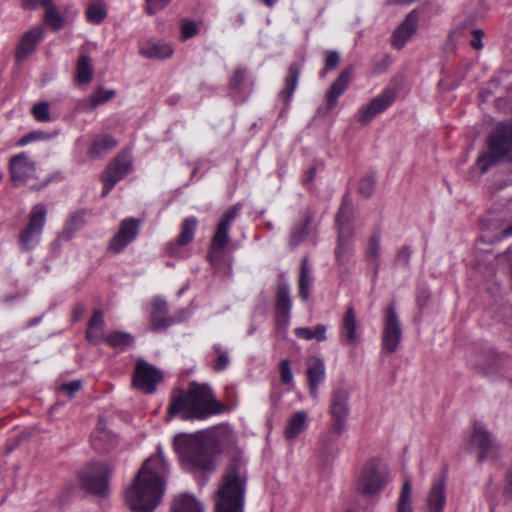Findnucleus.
<instances>
[{
  "label": "nucleus",
  "instance_id": "nucleus-1",
  "mask_svg": "<svg viewBox=\"0 0 512 512\" xmlns=\"http://www.w3.org/2000/svg\"><path fill=\"white\" fill-rule=\"evenodd\" d=\"M169 473L160 445L139 470L134 483L126 490L125 500L134 512H152L164 495Z\"/></svg>",
  "mask_w": 512,
  "mask_h": 512
},
{
  "label": "nucleus",
  "instance_id": "nucleus-2",
  "mask_svg": "<svg viewBox=\"0 0 512 512\" xmlns=\"http://www.w3.org/2000/svg\"><path fill=\"white\" fill-rule=\"evenodd\" d=\"M223 410V405L215 399L211 388L197 383H191L187 390H174L168 406L170 416L179 415L184 420L205 419Z\"/></svg>",
  "mask_w": 512,
  "mask_h": 512
},
{
  "label": "nucleus",
  "instance_id": "nucleus-3",
  "mask_svg": "<svg viewBox=\"0 0 512 512\" xmlns=\"http://www.w3.org/2000/svg\"><path fill=\"white\" fill-rule=\"evenodd\" d=\"M246 461L234 459L224 471L215 495V512H243L247 484Z\"/></svg>",
  "mask_w": 512,
  "mask_h": 512
},
{
  "label": "nucleus",
  "instance_id": "nucleus-4",
  "mask_svg": "<svg viewBox=\"0 0 512 512\" xmlns=\"http://www.w3.org/2000/svg\"><path fill=\"white\" fill-rule=\"evenodd\" d=\"M174 450L182 466L190 471H212L215 463L198 435L180 434L174 438Z\"/></svg>",
  "mask_w": 512,
  "mask_h": 512
},
{
  "label": "nucleus",
  "instance_id": "nucleus-5",
  "mask_svg": "<svg viewBox=\"0 0 512 512\" xmlns=\"http://www.w3.org/2000/svg\"><path fill=\"white\" fill-rule=\"evenodd\" d=\"M350 396V389L345 386H339L332 390L328 407L332 422L328 431L321 438L324 445L333 443L345 432L351 410Z\"/></svg>",
  "mask_w": 512,
  "mask_h": 512
},
{
  "label": "nucleus",
  "instance_id": "nucleus-6",
  "mask_svg": "<svg viewBox=\"0 0 512 512\" xmlns=\"http://www.w3.org/2000/svg\"><path fill=\"white\" fill-rule=\"evenodd\" d=\"M500 160L512 161V125H502L489 137V151L478 157L476 165L481 173Z\"/></svg>",
  "mask_w": 512,
  "mask_h": 512
},
{
  "label": "nucleus",
  "instance_id": "nucleus-7",
  "mask_svg": "<svg viewBox=\"0 0 512 512\" xmlns=\"http://www.w3.org/2000/svg\"><path fill=\"white\" fill-rule=\"evenodd\" d=\"M389 481V473L376 460H369L364 464L357 477L356 490L364 496H376Z\"/></svg>",
  "mask_w": 512,
  "mask_h": 512
},
{
  "label": "nucleus",
  "instance_id": "nucleus-8",
  "mask_svg": "<svg viewBox=\"0 0 512 512\" xmlns=\"http://www.w3.org/2000/svg\"><path fill=\"white\" fill-rule=\"evenodd\" d=\"M351 209L346 202L339 209L336 221L339 230L338 244L335 248V256L339 265H345L349 262L353 246L351 242L352 231L349 225Z\"/></svg>",
  "mask_w": 512,
  "mask_h": 512
},
{
  "label": "nucleus",
  "instance_id": "nucleus-9",
  "mask_svg": "<svg viewBox=\"0 0 512 512\" xmlns=\"http://www.w3.org/2000/svg\"><path fill=\"white\" fill-rule=\"evenodd\" d=\"M239 208L234 206L225 212L221 221L219 222L216 232L211 239L209 252L207 258L212 266H217L222 258L223 249L229 242V229L238 215Z\"/></svg>",
  "mask_w": 512,
  "mask_h": 512
},
{
  "label": "nucleus",
  "instance_id": "nucleus-10",
  "mask_svg": "<svg viewBox=\"0 0 512 512\" xmlns=\"http://www.w3.org/2000/svg\"><path fill=\"white\" fill-rule=\"evenodd\" d=\"M47 209L43 204L32 207L29 222L19 236V242L24 250L34 249L40 242L45 226Z\"/></svg>",
  "mask_w": 512,
  "mask_h": 512
},
{
  "label": "nucleus",
  "instance_id": "nucleus-11",
  "mask_svg": "<svg viewBox=\"0 0 512 512\" xmlns=\"http://www.w3.org/2000/svg\"><path fill=\"white\" fill-rule=\"evenodd\" d=\"M110 468L106 463H91L80 474L83 487L98 495H105L108 489Z\"/></svg>",
  "mask_w": 512,
  "mask_h": 512
},
{
  "label": "nucleus",
  "instance_id": "nucleus-12",
  "mask_svg": "<svg viewBox=\"0 0 512 512\" xmlns=\"http://www.w3.org/2000/svg\"><path fill=\"white\" fill-rule=\"evenodd\" d=\"M140 225L141 220L139 219L133 217L123 219L119 224L117 232L109 241L108 250L115 254L122 252L137 238Z\"/></svg>",
  "mask_w": 512,
  "mask_h": 512
},
{
  "label": "nucleus",
  "instance_id": "nucleus-13",
  "mask_svg": "<svg viewBox=\"0 0 512 512\" xmlns=\"http://www.w3.org/2000/svg\"><path fill=\"white\" fill-rule=\"evenodd\" d=\"M9 171L15 186L27 184L37 178L36 163L26 153H19L10 159Z\"/></svg>",
  "mask_w": 512,
  "mask_h": 512
},
{
  "label": "nucleus",
  "instance_id": "nucleus-14",
  "mask_svg": "<svg viewBox=\"0 0 512 512\" xmlns=\"http://www.w3.org/2000/svg\"><path fill=\"white\" fill-rule=\"evenodd\" d=\"M162 379L160 370L144 360L137 361L133 376V384L137 389L146 394L153 393Z\"/></svg>",
  "mask_w": 512,
  "mask_h": 512
},
{
  "label": "nucleus",
  "instance_id": "nucleus-15",
  "mask_svg": "<svg viewBox=\"0 0 512 512\" xmlns=\"http://www.w3.org/2000/svg\"><path fill=\"white\" fill-rule=\"evenodd\" d=\"M469 446L479 452L481 460L497 458L499 456V445L491 434L480 424H475L469 438Z\"/></svg>",
  "mask_w": 512,
  "mask_h": 512
},
{
  "label": "nucleus",
  "instance_id": "nucleus-16",
  "mask_svg": "<svg viewBox=\"0 0 512 512\" xmlns=\"http://www.w3.org/2000/svg\"><path fill=\"white\" fill-rule=\"evenodd\" d=\"M401 338L402 330L396 310L390 306L385 311L382 349L388 353L396 351Z\"/></svg>",
  "mask_w": 512,
  "mask_h": 512
},
{
  "label": "nucleus",
  "instance_id": "nucleus-17",
  "mask_svg": "<svg viewBox=\"0 0 512 512\" xmlns=\"http://www.w3.org/2000/svg\"><path fill=\"white\" fill-rule=\"evenodd\" d=\"M131 158L128 155L117 156L102 174L103 191L107 195L115 184L131 171Z\"/></svg>",
  "mask_w": 512,
  "mask_h": 512
},
{
  "label": "nucleus",
  "instance_id": "nucleus-18",
  "mask_svg": "<svg viewBox=\"0 0 512 512\" xmlns=\"http://www.w3.org/2000/svg\"><path fill=\"white\" fill-rule=\"evenodd\" d=\"M396 98V92L392 88H386L377 97L373 98L366 106L359 111V122L368 124L378 114L384 112L392 105Z\"/></svg>",
  "mask_w": 512,
  "mask_h": 512
},
{
  "label": "nucleus",
  "instance_id": "nucleus-19",
  "mask_svg": "<svg viewBox=\"0 0 512 512\" xmlns=\"http://www.w3.org/2000/svg\"><path fill=\"white\" fill-rule=\"evenodd\" d=\"M141 56L152 60H165L172 57L174 48L164 40L150 38L139 42Z\"/></svg>",
  "mask_w": 512,
  "mask_h": 512
},
{
  "label": "nucleus",
  "instance_id": "nucleus-20",
  "mask_svg": "<svg viewBox=\"0 0 512 512\" xmlns=\"http://www.w3.org/2000/svg\"><path fill=\"white\" fill-rule=\"evenodd\" d=\"M418 26V14L415 10H412L403 22L395 29L392 35V45L397 48H403L406 43L415 34Z\"/></svg>",
  "mask_w": 512,
  "mask_h": 512
},
{
  "label": "nucleus",
  "instance_id": "nucleus-21",
  "mask_svg": "<svg viewBox=\"0 0 512 512\" xmlns=\"http://www.w3.org/2000/svg\"><path fill=\"white\" fill-rule=\"evenodd\" d=\"M357 316L352 306L348 307L341 321L340 341L344 344L355 345L360 338Z\"/></svg>",
  "mask_w": 512,
  "mask_h": 512
},
{
  "label": "nucleus",
  "instance_id": "nucleus-22",
  "mask_svg": "<svg viewBox=\"0 0 512 512\" xmlns=\"http://www.w3.org/2000/svg\"><path fill=\"white\" fill-rule=\"evenodd\" d=\"M446 481L440 478L434 481L425 501V512H443L446 505Z\"/></svg>",
  "mask_w": 512,
  "mask_h": 512
},
{
  "label": "nucleus",
  "instance_id": "nucleus-23",
  "mask_svg": "<svg viewBox=\"0 0 512 512\" xmlns=\"http://www.w3.org/2000/svg\"><path fill=\"white\" fill-rule=\"evenodd\" d=\"M306 365L310 395L317 398L318 386L325 379V365L323 360L317 356H309Z\"/></svg>",
  "mask_w": 512,
  "mask_h": 512
},
{
  "label": "nucleus",
  "instance_id": "nucleus-24",
  "mask_svg": "<svg viewBox=\"0 0 512 512\" xmlns=\"http://www.w3.org/2000/svg\"><path fill=\"white\" fill-rule=\"evenodd\" d=\"M309 425V414L306 411H296L292 413L287 421L283 431L284 438L287 441H294L302 434Z\"/></svg>",
  "mask_w": 512,
  "mask_h": 512
},
{
  "label": "nucleus",
  "instance_id": "nucleus-25",
  "mask_svg": "<svg viewBox=\"0 0 512 512\" xmlns=\"http://www.w3.org/2000/svg\"><path fill=\"white\" fill-rule=\"evenodd\" d=\"M43 32L44 29L41 26H37L23 35L16 52V58L19 61L26 59L34 51L43 36Z\"/></svg>",
  "mask_w": 512,
  "mask_h": 512
},
{
  "label": "nucleus",
  "instance_id": "nucleus-26",
  "mask_svg": "<svg viewBox=\"0 0 512 512\" xmlns=\"http://www.w3.org/2000/svg\"><path fill=\"white\" fill-rule=\"evenodd\" d=\"M167 312L166 301L160 297L153 298L150 323L154 331L165 329L173 323V321L167 317Z\"/></svg>",
  "mask_w": 512,
  "mask_h": 512
},
{
  "label": "nucleus",
  "instance_id": "nucleus-27",
  "mask_svg": "<svg viewBox=\"0 0 512 512\" xmlns=\"http://www.w3.org/2000/svg\"><path fill=\"white\" fill-rule=\"evenodd\" d=\"M172 512H205V507L194 495L184 493L175 497Z\"/></svg>",
  "mask_w": 512,
  "mask_h": 512
},
{
  "label": "nucleus",
  "instance_id": "nucleus-28",
  "mask_svg": "<svg viewBox=\"0 0 512 512\" xmlns=\"http://www.w3.org/2000/svg\"><path fill=\"white\" fill-rule=\"evenodd\" d=\"M300 76V67L293 64L289 67L288 75L284 80V88L279 92V98L288 105L297 88Z\"/></svg>",
  "mask_w": 512,
  "mask_h": 512
},
{
  "label": "nucleus",
  "instance_id": "nucleus-29",
  "mask_svg": "<svg viewBox=\"0 0 512 512\" xmlns=\"http://www.w3.org/2000/svg\"><path fill=\"white\" fill-rule=\"evenodd\" d=\"M350 76L348 72H343L339 77L332 83L330 89L326 93L327 108L333 109L337 102L338 97L342 95L348 87Z\"/></svg>",
  "mask_w": 512,
  "mask_h": 512
},
{
  "label": "nucleus",
  "instance_id": "nucleus-30",
  "mask_svg": "<svg viewBox=\"0 0 512 512\" xmlns=\"http://www.w3.org/2000/svg\"><path fill=\"white\" fill-rule=\"evenodd\" d=\"M197 219L195 217L186 218L181 226V232L175 243H170L168 245V250L171 254L176 253L174 248L177 245H186L189 244L195 235L196 227H197Z\"/></svg>",
  "mask_w": 512,
  "mask_h": 512
},
{
  "label": "nucleus",
  "instance_id": "nucleus-31",
  "mask_svg": "<svg viewBox=\"0 0 512 512\" xmlns=\"http://www.w3.org/2000/svg\"><path fill=\"white\" fill-rule=\"evenodd\" d=\"M104 326L105 322L102 313L99 311L94 312L86 331L88 341L93 343L105 341Z\"/></svg>",
  "mask_w": 512,
  "mask_h": 512
},
{
  "label": "nucleus",
  "instance_id": "nucleus-32",
  "mask_svg": "<svg viewBox=\"0 0 512 512\" xmlns=\"http://www.w3.org/2000/svg\"><path fill=\"white\" fill-rule=\"evenodd\" d=\"M116 146L117 141L111 135H97L92 141V144L88 150V154L91 157H100L102 154L115 148Z\"/></svg>",
  "mask_w": 512,
  "mask_h": 512
},
{
  "label": "nucleus",
  "instance_id": "nucleus-33",
  "mask_svg": "<svg viewBox=\"0 0 512 512\" xmlns=\"http://www.w3.org/2000/svg\"><path fill=\"white\" fill-rule=\"evenodd\" d=\"M312 283L313 276L311 269L308 266L307 259H303L299 275V296L303 301H306L309 298Z\"/></svg>",
  "mask_w": 512,
  "mask_h": 512
},
{
  "label": "nucleus",
  "instance_id": "nucleus-34",
  "mask_svg": "<svg viewBox=\"0 0 512 512\" xmlns=\"http://www.w3.org/2000/svg\"><path fill=\"white\" fill-rule=\"evenodd\" d=\"M93 68L87 55H81L76 66L75 79L79 84H88L92 80Z\"/></svg>",
  "mask_w": 512,
  "mask_h": 512
},
{
  "label": "nucleus",
  "instance_id": "nucleus-35",
  "mask_svg": "<svg viewBox=\"0 0 512 512\" xmlns=\"http://www.w3.org/2000/svg\"><path fill=\"white\" fill-rule=\"evenodd\" d=\"M412 492L411 481L406 479L399 493L396 512H413Z\"/></svg>",
  "mask_w": 512,
  "mask_h": 512
},
{
  "label": "nucleus",
  "instance_id": "nucleus-36",
  "mask_svg": "<svg viewBox=\"0 0 512 512\" xmlns=\"http://www.w3.org/2000/svg\"><path fill=\"white\" fill-rule=\"evenodd\" d=\"M92 445L98 450H110L116 444V437L105 430H97L91 437Z\"/></svg>",
  "mask_w": 512,
  "mask_h": 512
},
{
  "label": "nucleus",
  "instance_id": "nucleus-37",
  "mask_svg": "<svg viewBox=\"0 0 512 512\" xmlns=\"http://www.w3.org/2000/svg\"><path fill=\"white\" fill-rule=\"evenodd\" d=\"M295 335L304 340L316 339L318 341L326 340V326L318 324L314 329L308 327H299L295 329Z\"/></svg>",
  "mask_w": 512,
  "mask_h": 512
},
{
  "label": "nucleus",
  "instance_id": "nucleus-38",
  "mask_svg": "<svg viewBox=\"0 0 512 512\" xmlns=\"http://www.w3.org/2000/svg\"><path fill=\"white\" fill-rule=\"evenodd\" d=\"M277 311L288 320L291 310V298L289 287L286 284L280 285L277 292Z\"/></svg>",
  "mask_w": 512,
  "mask_h": 512
},
{
  "label": "nucleus",
  "instance_id": "nucleus-39",
  "mask_svg": "<svg viewBox=\"0 0 512 512\" xmlns=\"http://www.w3.org/2000/svg\"><path fill=\"white\" fill-rule=\"evenodd\" d=\"M105 342L117 349H125L133 343V337L129 333L114 331L105 337Z\"/></svg>",
  "mask_w": 512,
  "mask_h": 512
},
{
  "label": "nucleus",
  "instance_id": "nucleus-40",
  "mask_svg": "<svg viewBox=\"0 0 512 512\" xmlns=\"http://www.w3.org/2000/svg\"><path fill=\"white\" fill-rule=\"evenodd\" d=\"M107 15L105 4L100 0L92 1L86 11L89 22L99 24Z\"/></svg>",
  "mask_w": 512,
  "mask_h": 512
},
{
  "label": "nucleus",
  "instance_id": "nucleus-41",
  "mask_svg": "<svg viewBox=\"0 0 512 512\" xmlns=\"http://www.w3.org/2000/svg\"><path fill=\"white\" fill-rule=\"evenodd\" d=\"M44 22L55 31L60 30L65 25L64 17L53 4L47 7L44 14Z\"/></svg>",
  "mask_w": 512,
  "mask_h": 512
},
{
  "label": "nucleus",
  "instance_id": "nucleus-42",
  "mask_svg": "<svg viewBox=\"0 0 512 512\" xmlns=\"http://www.w3.org/2000/svg\"><path fill=\"white\" fill-rule=\"evenodd\" d=\"M114 96H115L114 90L104 89V88L100 87L93 93V95H91L89 101L91 102V107L94 108L102 103L109 101Z\"/></svg>",
  "mask_w": 512,
  "mask_h": 512
},
{
  "label": "nucleus",
  "instance_id": "nucleus-43",
  "mask_svg": "<svg viewBox=\"0 0 512 512\" xmlns=\"http://www.w3.org/2000/svg\"><path fill=\"white\" fill-rule=\"evenodd\" d=\"M366 256L372 263H377L380 257V239L377 235H373L368 242Z\"/></svg>",
  "mask_w": 512,
  "mask_h": 512
},
{
  "label": "nucleus",
  "instance_id": "nucleus-44",
  "mask_svg": "<svg viewBox=\"0 0 512 512\" xmlns=\"http://www.w3.org/2000/svg\"><path fill=\"white\" fill-rule=\"evenodd\" d=\"M31 112L34 118L39 122H48L51 120L48 102H40L35 104L32 107Z\"/></svg>",
  "mask_w": 512,
  "mask_h": 512
},
{
  "label": "nucleus",
  "instance_id": "nucleus-45",
  "mask_svg": "<svg viewBox=\"0 0 512 512\" xmlns=\"http://www.w3.org/2000/svg\"><path fill=\"white\" fill-rule=\"evenodd\" d=\"M171 0H146L145 10L149 15H154L166 7Z\"/></svg>",
  "mask_w": 512,
  "mask_h": 512
},
{
  "label": "nucleus",
  "instance_id": "nucleus-46",
  "mask_svg": "<svg viewBox=\"0 0 512 512\" xmlns=\"http://www.w3.org/2000/svg\"><path fill=\"white\" fill-rule=\"evenodd\" d=\"M198 33V27L193 21L183 22L181 25V38L187 40Z\"/></svg>",
  "mask_w": 512,
  "mask_h": 512
},
{
  "label": "nucleus",
  "instance_id": "nucleus-47",
  "mask_svg": "<svg viewBox=\"0 0 512 512\" xmlns=\"http://www.w3.org/2000/svg\"><path fill=\"white\" fill-rule=\"evenodd\" d=\"M375 187V180L371 176L364 177L359 183V192L364 196H370Z\"/></svg>",
  "mask_w": 512,
  "mask_h": 512
},
{
  "label": "nucleus",
  "instance_id": "nucleus-48",
  "mask_svg": "<svg viewBox=\"0 0 512 512\" xmlns=\"http://www.w3.org/2000/svg\"><path fill=\"white\" fill-rule=\"evenodd\" d=\"M281 380L283 383L289 384L293 380L290 363L287 359H284L280 363Z\"/></svg>",
  "mask_w": 512,
  "mask_h": 512
},
{
  "label": "nucleus",
  "instance_id": "nucleus-49",
  "mask_svg": "<svg viewBox=\"0 0 512 512\" xmlns=\"http://www.w3.org/2000/svg\"><path fill=\"white\" fill-rule=\"evenodd\" d=\"M246 70L243 68H237L231 77L230 85L234 89H239L245 80Z\"/></svg>",
  "mask_w": 512,
  "mask_h": 512
},
{
  "label": "nucleus",
  "instance_id": "nucleus-50",
  "mask_svg": "<svg viewBox=\"0 0 512 512\" xmlns=\"http://www.w3.org/2000/svg\"><path fill=\"white\" fill-rule=\"evenodd\" d=\"M82 387V382L80 380H73L69 383L62 384L59 389L61 391L66 392L70 397H72L77 391H79Z\"/></svg>",
  "mask_w": 512,
  "mask_h": 512
},
{
  "label": "nucleus",
  "instance_id": "nucleus-51",
  "mask_svg": "<svg viewBox=\"0 0 512 512\" xmlns=\"http://www.w3.org/2000/svg\"><path fill=\"white\" fill-rule=\"evenodd\" d=\"M340 57L337 52L329 51L325 56V70L334 69L339 63Z\"/></svg>",
  "mask_w": 512,
  "mask_h": 512
},
{
  "label": "nucleus",
  "instance_id": "nucleus-52",
  "mask_svg": "<svg viewBox=\"0 0 512 512\" xmlns=\"http://www.w3.org/2000/svg\"><path fill=\"white\" fill-rule=\"evenodd\" d=\"M22 5L27 9H36L40 6L47 9L48 6L52 5V0H22Z\"/></svg>",
  "mask_w": 512,
  "mask_h": 512
},
{
  "label": "nucleus",
  "instance_id": "nucleus-53",
  "mask_svg": "<svg viewBox=\"0 0 512 512\" xmlns=\"http://www.w3.org/2000/svg\"><path fill=\"white\" fill-rule=\"evenodd\" d=\"M229 362L230 360L227 353H221L215 360L214 369L217 371H222L229 365Z\"/></svg>",
  "mask_w": 512,
  "mask_h": 512
},
{
  "label": "nucleus",
  "instance_id": "nucleus-54",
  "mask_svg": "<svg viewBox=\"0 0 512 512\" xmlns=\"http://www.w3.org/2000/svg\"><path fill=\"white\" fill-rule=\"evenodd\" d=\"M472 34H473V39L470 41V45L474 49H477V50L481 49L483 47V44L481 41L483 32L481 30L475 29L472 31Z\"/></svg>",
  "mask_w": 512,
  "mask_h": 512
},
{
  "label": "nucleus",
  "instance_id": "nucleus-55",
  "mask_svg": "<svg viewBox=\"0 0 512 512\" xmlns=\"http://www.w3.org/2000/svg\"><path fill=\"white\" fill-rule=\"evenodd\" d=\"M503 493L507 498L512 499V468L506 475Z\"/></svg>",
  "mask_w": 512,
  "mask_h": 512
},
{
  "label": "nucleus",
  "instance_id": "nucleus-56",
  "mask_svg": "<svg viewBox=\"0 0 512 512\" xmlns=\"http://www.w3.org/2000/svg\"><path fill=\"white\" fill-rule=\"evenodd\" d=\"M41 135H42V133H38V132L29 133L19 140L18 145L24 146L32 141L38 140L41 138Z\"/></svg>",
  "mask_w": 512,
  "mask_h": 512
},
{
  "label": "nucleus",
  "instance_id": "nucleus-57",
  "mask_svg": "<svg viewBox=\"0 0 512 512\" xmlns=\"http://www.w3.org/2000/svg\"><path fill=\"white\" fill-rule=\"evenodd\" d=\"M305 234H306L305 230H302L299 234H297L296 232H293L291 235L292 244L297 245L303 239Z\"/></svg>",
  "mask_w": 512,
  "mask_h": 512
},
{
  "label": "nucleus",
  "instance_id": "nucleus-58",
  "mask_svg": "<svg viewBox=\"0 0 512 512\" xmlns=\"http://www.w3.org/2000/svg\"><path fill=\"white\" fill-rule=\"evenodd\" d=\"M503 236L504 237H509V236H512V225L509 226L508 228H506L503 232H502Z\"/></svg>",
  "mask_w": 512,
  "mask_h": 512
},
{
  "label": "nucleus",
  "instance_id": "nucleus-59",
  "mask_svg": "<svg viewBox=\"0 0 512 512\" xmlns=\"http://www.w3.org/2000/svg\"><path fill=\"white\" fill-rule=\"evenodd\" d=\"M47 184H48V181H47V180H45V181H43L42 183H40V184H38V185H36V184H35V185H32V187H33L34 189H41V188L45 187Z\"/></svg>",
  "mask_w": 512,
  "mask_h": 512
},
{
  "label": "nucleus",
  "instance_id": "nucleus-60",
  "mask_svg": "<svg viewBox=\"0 0 512 512\" xmlns=\"http://www.w3.org/2000/svg\"><path fill=\"white\" fill-rule=\"evenodd\" d=\"M262 1L268 7H272L276 3V0H262Z\"/></svg>",
  "mask_w": 512,
  "mask_h": 512
},
{
  "label": "nucleus",
  "instance_id": "nucleus-61",
  "mask_svg": "<svg viewBox=\"0 0 512 512\" xmlns=\"http://www.w3.org/2000/svg\"><path fill=\"white\" fill-rule=\"evenodd\" d=\"M409 254H410V251L407 248L403 249L400 252V255H404L406 259L409 257Z\"/></svg>",
  "mask_w": 512,
  "mask_h": 512
},
{
  "label": "nucleus",
  "instance_id": "nucleus-62",
  "mask_svg": "<svg viewBox=\"0 0 512 512\" xmlns=\"http://www.w3.org/2000/svg\"><path fill=\"white\" fill-rule=\"evenodd\" d=\"M314 172H315L314 169H311L309 171L308 180H311L313 178Z\"/></svg>",
  "mask_w": 512,
  "mask_h": 512
},
{
  "label": "nucleus",
  "instance_id": "nucleus-63",
  "mask_svg": "<svg viewBox=\"0 0 512 512\" xmlns=\"http://www.w3.org/2000/svg\"><path fill=\"white\" fill-rule=\"evenodd\" d=\"M3 179V174L0 172V181Z\"/></svg>",
  "mask_w": 512,
  "mask_h": 512
}]
</instances>
